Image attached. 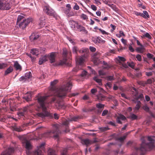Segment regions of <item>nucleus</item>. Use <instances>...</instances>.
Listing matches in <instances>:
<instances>
[{"label": "nucleus", "instance_id": "1", "mask_svg": "<svg viewBox=\"0 0 155 155\" xmlns=\"http://www.w3.org/2000/svg\"><path fill=\"white\" fill-rule=\"evenodd\" d=\"M58 80H54L51 82V87L48 91V96H38L37 99L39 104V108L42 109V112L38 113L37 116L42 118L50 116V114L47 110L49 104L54 103L57 97H63L65 96L67 91H70L72 86L71 79H68L66 84L62 86L59 89L54 85L58 82Z\"/></svg>", "mask_w": 155, "mask_h": 155}, {"label": "nucleus", "instance_id": "2", "mask_svg": "<svg viewBox=\"0 0 155 155\" xmlns=\"http://www.w3.org/2000/svg\"><path fill=\"white\" fill-rule=\"evenodd\" d=\"M154 137H148L147 138V140L149 143H146L144 141H143L140 147H134V149L137 152H140L141 153H143L147 151L150 150L152 149L154 147Z\"/></svg>", "mask_w": 155, "mask_h": 155}, {"label": "nucleus", "instance_id": "3", "mask_svg": "<svg viewBox=\"0 0 155 155\" xmlns=\"http://www.w3.org/2000/svg\"><path fill=\"white\" fill-rule=\"evenodd\" d=\"M60 133L58 126L54 125L53 127V129L48 131L42 134V136L45 137H53L54 138H58V134Z\"/></svg>", "mask_w": 155, "mask_h": 155}, {"label": "nucleus", "instance_id": "4", "mask_svg": "<svg viewBox=\"0 0 155 155\" xmlns=\"http://www.w3.org/2000/svg\"><path fill=\"white\" fill-rule=\"evenodd\" d=\"M79 52L81 53H83L84 54L82 57H77L76 58V63L79 65H81L83 63L84 59V58H86L88 55V49L82 48L80 50Z\"/></svg>", "mask_w": 155, "mask_h": 155}, {"label": "nucleus", "instance_id": "5", "mask_svg": "<svg viewBox=\"0 0 155 155\" xmlns=\"http://www.w3.org/2000/svg\"><path fill=\"white\" fill-rule=\"evenodd\" d=\"M21 139L22 143L24 144H25V148L27 150L26 151L27 154L28 155H30L31 152L29 150L32 148V146L29 141L28 140L27 137L25 136L22 137L21 138Z\"/></svg>", "mask_w": 155, "mask_h": 155}, {"label": "nucleus", "instance_id": "6", "mask_svg": "<svg viewBox=\"0 0 155 155\" xmlns=\"http://www.w3.org/2000/svg\"><path fill=\"white\" fill-rule=\"evenodd\" d=\"M44 9L46 14L50 16L54 17L56 15V13L54 10L49 6H45Z\"/></svg>", "mask_w": 155, "mask_h": 155}, {"label": "nucleus", "instance_id": "7", "mask_svg": "<svg viewBox=\"0 0 155 155\" xmlns=\"http://www.w3.org/2000/svg\"><path fill=\"white\" fill-rule=\"evenodd\" d=\"M63 58L59 61L57 63L56 65L57 66L63 65L64 64L68 65L67 63V52L66 51H64L63 53Z\"/></svg>", "mask_w": 155, "mask_h": 155}, {"label": "nucleus", "instance_id": "8", "mask_svg": "<svg viewBox=\"0 0 155 155\" xmlns=\"http://www.w3.org/2000/svg\"><path fill=\"white\" fill-rule=\"evenodd\" d=\"M31 21V18H28L26 20H23V21L21 22L18 24L20 28L24 29Z\"/></svg>", "mask_w": 155, "mask_h": 155}, {"label": "nucleus", "instance_id": "9", "mask_svg": "<svg viewBox=\"0 0 155 155\" xmlns=\"http://www.w3.org/2000/svg\"><path fill=\"white\" fill-rule=\"evenodd\" d=\"M47 56L48 57V59H49L51 63H52L55 62V58L56 56V52H51L49 55Z\"/></svg>", "mask_w": 155, "mask_h": 155}, {"label": "nucleus", "instance_id": "10", "mask_svg": "<svg viewBox=\"0 0 155 155\" xmlns=\"http://www.w3.org/2000/svg\"><path fill=\"white\" fill-rule=\"evenodd\" d=\"M44 144H42L39 146V148L34 152V155H43L41 150L44 148Z\"/></svg>", "mask_w": 155, "mask_h": 155}, {"label": "nucleus", "instance_id": "11", "mask_svg": "<svg viewBox=\"0 0 155 155\" xmlns=\"http://www.w3.org/2000/svg\"><path fill=\"white\" fill-rule=\"evenodd\" d=\"M14 150L13 147L10 148L2 152L1 155H11L14 152Z\"/></svg>", "mask_w": 155, "mask_h": 155}, {"label": "nucleus", "instance_id": "12", "mask_svg": "<svg viewBox=\"0 0 155 155\" xmlns=\"http://www.w3.org/2000/svg\"><path fill=\"white\" fill-rule=\"evenodd\" d=\"M61 8L63 9V12L66 15V16L68 17H70L74 15V14L73 12H70V10L67 8H65L63 7H62Z\"/></svg>", "mask_w": 155, "mask_h": 155}, {"label": "nucleus", "instance_id": "13", "mask_svg": "<svg viewBox=\"0 0 155 155\" xmlns=\"http://www.w3.org/2000/svg\"><path fill=\"white\" fill-rule=\"evenodd\" d=\"M48 60V57L47 55L41 56L40 58L39 61V64L40 65H41L43 63H45Z\"/></svg>", "mask_w": 155, "mask_h": 155}, {"label": "nucleus", "instance_id": "14", "mask_svg": "<svg viewBox=\"0 0 155 155\" xmlns=\"http://www.w3.org/2000/svg\"><path fill=\"white\" fill-rule=\"evenodd\" d=\"M126 119V117L123 115L120 114L119 116L117 117L116 119L117 122V123L121 124H122L120 120H124Z\"/></svg>", "mask_w": 155, "mask_h": 155}, {"label": "nucleus", "instance_id": "15", "mask_svg": "<svg viewBox=\"0 0 155 155\" xmlns=\"http://www.w3.org/2000/svg\"><path fill=\"white\" fill-rule=\"evenodd\" d=\"M39 37V35L38 34L33 33L30 37V38L31 41H33L37 40Z\"/></svg>", "mask_w": 155, "mask_h": 155}, {"label": "nucleus", "instance_id": "16", "mask_svg": "<svg viewBox=\"0 0 155 155\" xmlns=\"http://www.w3.org/2000/svg\"><path fill=\"white\" fill-rule=\"evenodd\" d=\"M92 142V141L88 139H83L81 140L82 143L85 145L87 147L91 144Z\"/></svg>", "mask_w": 155, "mask_h": 155}, {"label": "nucleus", "instance_id": "17", "mask_svg": "<svg viewBox=\"0 0 155 155\" xmlns=\"http://www.w3.org/2000/svg\"><path fill=\"white\" fill-rule=\"evenodd\" d=\"M28 94H26L23 97V98L25 99L28 102L31 100V95L30 93H27Z\"/></svg>", "mask_w": 155, "mask_h": 155}, {"label": "nucleus", "instance_id": "18", "mask_svg": "<svg viewBox=\"0 0 155 155\" xmlns=\"http://www.w3.org/2000/svg\"><path fill=\"white\" fill-rule=\"evenodd\" d=\"M14 67L16 70H19L20 71L21 70L22 68L21 66L17 61L15 62Z\"/></svg>", "mask_w": 155, "mask_h": 155}, {"label": "nucleus", "instance_id": "19", "mask_svg": "<svg viewBox=\"0 0 155 155\" xmlns=\"http://www.w3.org/2000/svg\"><path fill=\"white\" fill-rule=\"evenodd\" d=\"M56 106L58 108L65 109L66 107V105L62 102H57L56 104Z\"/></svg>", "mask_w": 155, "mask_h": 155}, {"label": "nucleus", "instance_id": "20", "mask_svg": "<svg viewBox=\"0 0 155 155\" xmlns=\"http://www.w3.org/2000/svg\"><path fill=\"white\" fill-rule=\"evenodd\" d=\"M76 27L80 31H83L84 32L86 33L87 32V31L85 29V28L84 27L80 25H78V24L77 25Z\"/></svg>", "mask_w": 155, "mask_h": 155}, {"label": "nucleus", "instance_id": "21", "mask_svg": "<svg viewBox=\"0 0 155 155\" xmlns=\"http://www.w3.org/2000/svg\"><path fill=\"white\" fill-rule=\"evenodd\" d=\"M13 70V68L12 66H10L5 71V75H7L12 72Z\"/></svg>", "mask_w": 155, "mask_h": 155}, {"label": "nucleus", "instance_id": "22", "mask_svg": "<svg viewBox=\"0 0 155 155\" xmlns=\"http://www.w3.org/2000/svg\"><path fill=\"white\" fill-rule=\"evenodd\" d=\"M11 8L10 4L8 3H5L4 4L3 7L2 8V10H9Z\"/></svg>", "mask_w": 155, "mask_h": 155}, {"label": "nucleus", "instance_id": "23", "mask_svg": "<svg viewBox=\"0 0 155 155\" xmlns=\"http://www.w3.org/2000/svg\"><path fill=\"white\" fill-rule=\"evenodd\" d=\"M30 52L33 55L38 56L39 54V51L38 49L34 48L31 50Z\"/></svg>", "mask_w": 155, "mask_h": 155}, {"label": "nucleus", "instance_id": "24", "mask_svg": "<svg viewBox=\"0 0 155 155\" xmlns=\"http://www.w3.org/2000/svg\"><path fill=\"white\" fill-rule=\"evenodd\" d=\"M136 51L139 53H143L145 51V49L144 46H141L140 47H137L136 49Z\"/></svg>", "mask_w": 155, "mask_h": 155}, {"label": "nucleus", "instance_id": "25", "mask_svg": "<svg viewBox=\"0 0 155 155\" xmlns=\"http://www.w3.org/2000/svg\"><path fill=\"white\" fill-rule=\"evenodd\" d=\"M26 19L24 16L21 15H18L17 21V25H18L19 22L23 21V20H26Z\"/></svg>", "mask_w": 155, "mask_h": 155}, {"label": "nucleus", "instance_id": "26", "mask_svg": "<svg viewBox=\"0 0 155 155\" xmlns=\"http://www.w3.org/2000/svg\"><path fill=\"white\" fill-rule=\"evenodd\" d=\"M103 65L105 66V67H104V68L105 69H107V70L109 69L112 67V65L111 64H108L107 62H106L104 61H103L102 62Z\"/></svg>", "mask_w": 155, "mask_h": 155}, {"label": "nucleus", "instance_id": "27", "mask_svg": "<svg viewBox=\"0 0 155 155\" xmlns=\"http://www.w3.org/2000/svg\"><path fill=\"white\" fill-rule=\"evenodd\" d=\"M82 117L80 116H75L71 118L70 120L71 121H77L78 120L81 119Z\"/></svg>", "mask_w": 155, "mask_h": 155}, {"label": "nucleus", "instance_id": "28", "mask_svg": "<svg viewBox=\"0 0 155 155\" xmlns=\"http://www.w3.org/2000/svg\"><path fill=\"white\" fill-rule=\"evenodd\" d=\"M45 19H41V18L39 22V25L40 27L41 28H43L45 25Z\"/></svg>", "mask_w": 155, "mask_h": 155}, {"label": "nucleus", "instance_id": "29", "mask_svg": "<svg viewBox=\"0 0 155 155\" xmlns=\"http://www.w3.org/2000/svg\"><path fill=\"white\" fill-rule=\"evenodd\" d=\"M93 80L96 81L97 83H98L100 85H102V80L98 78L97 76H95L94 77Z\"/></svg>", "mask_w": 155, "mask_h": 155}, {"label": "nucleus", "instance_id": "30", "mask_svg": "<svg viewBox=\"0 0 155 155\" xmlns=\"http://www.w3.org/2000/svg\"><path fill=\"white\" fill-rule=\"evenodd\" d=\"M141 102L140 101H138L137 104H136L135 107L134 108L135 111L138 110L140 107Z\"/></svg>", "mask_w": 155, "mask_h": 155}, {"label": "nucleus", "instance_id": "31", "mask_svg": "<svg viewBox=\"0 0 155 155\" xmlns=\"http://www.w3.org/2000/svg\"><path fill=\"white\" fill-rule=\"evenodd\" d=\"M7 67V64L6 63L0 61V70L3 69Z\"/></svg>", "mask_w": 155, "mask_h": 155}, {"label": "nucleus", "instance_id": "32", "mask_svg": "<svg viewBox=\"0 0 155 155\" xmlns=\"http://www.w3.org/2000/svg\"><path fill=\"white\" fill-rule=\"evenodd\" d=\"M48 155H57L55 151L51 149L48 150Z\"/></svg>", "mask_w": 155, "mask_h": 155}, {"label": "nucleus", "instance_id": "33", "mask_svg": "<svg viewBox=\"0 0 155 155\" xmlns=\"http://www.w3.org/2000/svg\"><path fill=\"white\" fill-rule=\"evenodd\" d=\"M129 118L132 120H134L137 119V116L134 114H131Z\"/></svg>", "mask_w": 155, "mask_h": 155}, {"label": "nucleus", "instance_id": "34", "mask_svg": "<svg viewBox=\"0 0 155 155\" xmlns=\"http://www.w3.org/2000/svg\"><path fill=\"white\" fill-rule=\"evenodd\" d=\"M104 41L100 37H98L96 38V43H104Z\"/></svg>", "mask_w": 155, "mask_h": 155}, {"label": "nucleus", "instance_id": "35", "mask_svg": "<svg viewBox=\"0 0 155 155\" xmlns=\"http://www.w3.org/2000/svg\"><path fill=\"white\" fill-rule=\"evenodd\" d=\"M105 79L107 81H112L114 80V78L113 76H107L105 77Z\"/></svg>", "mask_w": 155, "mask_h": 155}, {"label": "nucleus", "instance_id": "36", "mask_svg": "<svg viewBox=\"0 0 155 155\" xmlns=\"http://www.w3.org/2000/svg\"><path fill=\"white\" fill-rule=\"evenodd\" d=\"M99 130L101 132H104L109 130V128L108 127H101L99 128Z\"/></svg>", "mask_w": 155, "mask_h": 155}, {"label": "nucleus", "instance_id": "37", "mask_svg": "<svg viewBox=\"0 0 155 155\" xmlns=\"http://www.w3.org/2000/svg\"><path fill=\"white\" fill-rule=\"evenodd\" d=\"M143 15L144 16H142V17L144 18H149V15L148 14L147 11H143Z\"/></svg>", "mask_w": 155, "mask_h": 155}, {"label": "nucleus", "instance_id": "38", "mask_svg": "<svg viewBox=\"0 0 155 155\" xmlns=\"http://www.w3.org/2000/svg\"><path fill=\"white\" fill-rule=\"evenodd\" d=\"M31 76V72L26 73L25 74V77L26 79L29 78Z\"/></svg>", "mask_w": 155, "mask_h": 155}, {"label": "nucleus", "instance_id": "39", "mask_svg": "<svg viewBox=\"0 0 155 155\" xmlns=\"http://www.w3.org/2000/svg\"><path fill=\"white\" fill-rule=\"evenodd\" d=\"M116 36L118 38H120L122 36H125V35L123 31H119V34H117Z\"/></svg>", "mask_w": 155, "mask_h": 155}, {"label": "nucleus", "instance_id": "40", "mask_svg": "<svg viewBox=\"0 0 155 155\" xmlns=\"http://www.w3.org/2000/svg\"><path fill=\"white\" fill-rule=\"evenodd\" d=\"M143 109L146 111L149 112L150 111V110L149 108L146 105L144 106L143 107Z\"/></svg>", "mask_w": 155, "mask_h": 155}, {"label": "nucleus", "instance_id": "41", "mask_svg": "<svg viewBox=\"0 0 155 155\" xmlns=\"http://www.w3.org/2000/svg\"><path fill=\"white\" fill-rule=\"evenodd\" d=\"M96 107L99 109H103L104 107V105L101 104L99 103L96 104Z\"/></svg>", "mask_w": 155, "mask_h": 155}, {"label": "nucleus", "instance_id": "42", "mask_svg": "<svg viewBox=\"0 0 155 155\" xmlns=\"http://www.w3.org/2000/svg\"><path fill=\"white\" fill-rule=\"evenodd\" d=\"M67 149L66 148L63 149L62 151L61 152V155H66Z\"/></svg>", "mask_w": 155, "mask_h": 155}, {"label": "nucleus", "instance_id": "43", "mask_svg": "<svg viewBox=\"0 0 155 155\" xmlns=\"http://www.w3.org/2000/svg\"><path fill=\"white\" fill-rule=\"evenodd\" d=\"M5 1L4 0H0V9L2 10L3 5Z\"/></svg>", "mask_w": 155, "mask_h": 155}, {"label": "nucleus", "instance_id": "44", "mask_svg": "<svg viewBox=\"0 0 155 155\" xmlns=\"http://www.w3.org/2000/svg\"><path fill=\"white\" fill-rule=\"evenodd\" d=\"M118 60L119 61H121L122 62H124L126 61V59L120 56H118Z\"/></svg>", "mask_w": 155, "mask_h": 155}, {"label": "nucleus", "instance_id": "45", "mask_svg": "<svg viewBox=\"0 0 155 155\" xmlns=\"http://www.w3.org/2000/svg\"><path fill=\"white\" fill-rule=\"evenodd\" d=\"M105 85L106 87H108L110 89L112 86V84L110 82H108Z\"/></svg>", "mask_w": 155, "mask_h": 155}, {"label": "nucleus", "instance_id": "46", "mask_svg": "<svg viewBox=\"0 0 155 155\" xmlns=\"http://www.w3.org/2000/svg\"><path fill=\"white\" fill-rule=\"evenodd\" d=\"M144 37H147L149 39H151L152 37L148 33H146L143 35Z\"/></svg>", "mask_w": 155, "mask_h": 155}, {"label": "nucleus", "instance_id": "47", "mask_svg": "<svg viewBox=\"0 0 155 155\" xmlns=\"http://www.w3.org/2000/svg\"><path fill=\"white\" fill-rule=\"evenodd\" d=\"M98 73L100 76H103L105 74V73L103 70H100L98 71Z\"/></svg>", "mask_w": 155, "mask_h": 155}, {"label": "nucleus", "instance_id": "48", "mask_svg": "<svg viewBox=\"0 0 155 155\" xmlns=\"http://www.w3.org/2000/svg\"><path fill=\"white\" fill-rule=\"evenodd\" d=\"M127 134L126 136H124L123 137H120L118 138V140L120 141V142H123L124 141V140H125V139L126 138L127 135Z\"/></svg>", "mask_w": 155, "mask_h": 155}, {"label": "nucleus", "instance_id": "49", "mask_svg": "<svg viewBox=\"0 0 155 155\" xmlns=\"http://www.w3.org/2000/svg\"><path fill=\"white\" fill-rule=\"evenodd\" d=\"M62 124L63 125L67 127L68 126L69 122L68 120H66L63 122Z\"/></svg>", "mask_w": 155, "mask_h": 155}, {"label": "nucleus", "instance_id": "50", "mask_svg": "<svg viewBox=\"0 0 155 155\" xmlns=\"http://www.w3.org/2000/svg\"><path fill=\"white\" fill-rule=\"evenodd\" d=\"M134 90H135V92H134V96L135 97V98L136 99V97H137V96L138 95V91L136 90L135 88H134Z\"/></svg>", "mask_w": 155, "mask_h": 155}, {"label": "nucleus", "instance_id": "51", "mask_svg": "<svg viewBox=\"0 0 155 155\" xmlns=\"http://www.w3.org/2000/svg\"><path fill=\"white\" fill-rule=\"evenodd\" d=\"M136 58L137 60L139 61H141L142 60L141 56L139 54H138L136 55Z\"/></svg>", "mask_w": 155, "mask_h": 155}, {"label": "nucleus", "instance_id": "52", "mask_svg": "<svg viewBox=\"0 0 155 155\" xmlns=\"http://www.w3.org/2000/svg\"><path fill=\"white\" fill-rule=\"evenodd\" d=\"M14 129L15 130L18 132H21L22 131V129L20 127H16L14 128Z\"/></svg>", "mask_w": 155, "mask_h": 155}, {"label": "nucleus", "instance_id": "53", "mask_svg": "<svg viewBox=\"0 0 155 155\" xmlns=\"http://www.w3.org/2000/svg\"><path fill=\"white\" fill-rule=\"evenodd\" d=\"M119 63H120V64L124 68H126L128 67V66L126 64L122 63L120 61L119 62Z\"/></svg>", "mask_w": 155, "mask_h": 155}, {"label": "nucleus", "instance_id": "54", "mask_svg": "<svg viewBox=\"0 0 155 155\" xmlns=\"http://www.w3.org/2000/svg\"><path fill=\"white\" fill-rule=\"evenodd\" d=\"M135 14L137 16H140L141 17L143 16H144L143 15V13L137 12H135Z\"/></svg>", "mask_w": 155, "mask_h": 155}, {"label": "nucleus", "instance_id": "55", "mask_svg": "<svg viewBox=\"0 0 155 155\" xmlns=\"http://www.w3.org/2000/svg\"><path fill=\"white\" fill-rule=\"evenodd\" d=\"M143 98V94H139V95H138L137 97H136V100H138L140 99H141Z\"/></svg>", "mask_w": 155, "mask_h": 155}, {"label": "nucleus", "instance_id": "56", "mask_svg": "<svg viewBox=\"0 0 155 155\" xmlns=\"http://www.w3.org/2000/svg\"><path fill=\"white\" fill-rule=\"evenodd\" d=\"M73 9L74 10H78L79 9V7L77 3H75L74 6L73 7Z\"/></svg>", "mask_w": 155, "mask_h": 155}, {"label": "nucleus", "instance_id": "57", "mask_svg": "<svg viewBox=\"0 0 155 155\" xmlns=\"http://www.w3.org/2000/svg\"><path fill=\"white\" fill-rule=\"evenodd\" d=\"M153 82V80L151 79H148L147 81V82L146 83L147 84H151Z\"/></svg>", "mask_w": 155, "mask_h": 155}, {"label": "nucleus", "instance_id": "58", "mask_svg": "<svg viewBox=\"0 0 155 155\" xmlns=\"http://www.w3.org/2000/svg\"><path fill=\"white\" fill-rule=\"evenodd\" d=\"M91 8H92V9L94 11H95L97 9V7L96 6H95L94 5H91Z\"/></svg>", "mask_w": 155, "mask_h": 155}, {"label": "nucleus", "instance_id": "59", "mask_svg": "<svg viewBox=\"0 0 155 155\" xmlns=\"http://www.w3.org/2000/svg\"><path fill=\"white\" fill-rule=\"evenodd\" d=\"M78 48L76 47H74L73 48V51L74 53H76L78 51Z\"/></svg>", "mask_w": 155, "mask_h": 155}, {"label": "nucleus", "instance_id": "60", "mask_svg": "<svg viewBox=\"0 0 155 155\" xmlns=\"http://www.w3.org/2000/svg\"><path fill=\"white\" fill-rule=\"evenodd\" d=\"M101 0H94L95 2L94 3H95L97 5H100L101 4V3L100 2Z\"/></svg>", "mask_w": 155, "mask_h": 155}, {"label": "nucleus", "instance_id": "61", "mask_svg": "<svg viewBox=\"0 0 155 155\" xmlns=\"http://www.w3.org/2000/svg\"><path fill=\"white\" fill-rule=\"evenodd\" d=\"M108 112L107 110H104L103 111L102 114V116H105L106 115Z\"/></svg>", "mask_w": 155, "mask_h": 155}, {"label": "nucleus", "instance_id": "62", "mask_svg": "<svg viewBox=\"0 0 155 155\" xmlns=\"http://www.w3.org/2000/svg\"><path fill=\"white\" fill-rule=\"evenodd\" d=\"M152 73L151 72H146L145 73V74L147 76H150L152 75Z\"/></svg>", "mask_w": 155, "mask_h": 155}, {"label": "nucleus", "instance_id": "63", "mask_svg": "<svg viewBox=\"0 0 155 155\" xmlns=\"http://www.w3.org/2000/svg\"><path fill=\"white\" fill-rule=\"evenodd\" d=\"M81 17L84 20L87 18V16L86 15L83 14L81 15Z\"/></svg>", "mask_w": 155, "mask_h": 155}, {"label": "nucleus", "instance_id": "64", "mask_svg": "<svg viewBox=\"0 0 155 155\" xmlns=\"http://www.w3.org/2000/svg\"><path fill=\"white\" fill-rule=\"evenodd\" d=\"M129 49L131 52H133L134 51V49L133 48V47L131 45H130L129 46Z\"/></svg>", "mask_w": 155, "mask_h": 155}]
</instances>
